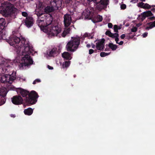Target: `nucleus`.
<instances>
[{"mask_svg":"<svg viewBox=\"0 0 155 155\" xmlns=\"http://www.w3.org/2000/svg\"><path fill=\"white\" fill-rule=\"evenodd\" d=\"M7 41L11 45L15 47L18 53L20 52L21 49H23L22 54L24 56L22 58L21 62L19 64L20 67H28L33 64V61L30 55L33 54L34 50L28 41L25 38H21V39L13 35H11Z\"/></svg>","mask_w":155,"mask_h":155,"instance_id":"nucleus-1","label":"nucleus"},{"mask_svg":"<svg viewBox=\"0 0 155 155\" xmlns=\"http://www.w3.org/2000/svg\"><path fill=\"white\" fill-rule=\"evenodd\" d=\"M10 89V90L16 91L17 93L21 94L22 97H25V101L28 106L35 104L37 101L39 96L35 91H31L29 92L21 88H15L14 87H11Z\"/></svg>","mask_w":155,"mask_h":155,"instance_id":"nucleus-2","label":"nucleus"},{"mask_svg":"<svg viewBox=\"0 0 155 155\" xmlns=\"http://www.w3.org/2000/svg\"><path fill=\"white\" fill-rule=\"evenodd\" d=\"M72 40L67 43L66 48L67 51L71 52L76 51L80 44V38L79 37H72Z\"/></svg>","mask_w":155,"mask_h":155,"instance_id":"nucleus-3","label":"nucleus"},{"mask_svg":"<svg viewBox=\"0 0 155 155\" xmlns=\"http://www.w3.org/2000/svg\"><path fill=\"white\" fill-rule=\"evenodd\" d=\"M91 1L94 2V6L99 11L107 8L108 5V0H91Z\"/></svg>","mask_w":155,"mask_h":155,"instance_id":"nucleus-4","label":"nucleus"},{"mask_svg":"<svg viewBox=\"0 0 155 155\" xmlns=\"http://www.w3.org/2000/svg\"><path fill=\"white\" fill-rule=\"evenodd\" d=\"M2 11L6 15H13L17 11V9L12 4H8L3 8Z\"/></svg>","mask_w":155,"mask_h":155,"instance_id":"nucleus-5","label":"nucleus"},{"mask_svg":"<svg viewBox=\"0 0 155 155\" xmlns=\"http://www.w3.org/2000/svg\"><path fill=\"white\" fill-rule=\"evenodd\" d=\"M48 31L49 34L52 36H57L61 31V28L58 25H51L50 27H48Z\"/></svg>","mask_w":155,"mask_h":155,"instance_id":"nucleus-6","label":"nucleus"},{"mask_svg":"<svg viewBox=\"0 0 155 155\" xmlns=\"http://www.w3.org/2000/svg\"><path fill=\"white\" fill-rule=\"evenodd\" d=\"M7 92L6 91L5 88L1 89L0 91V106L4 104L6 101V99L5 98Z\"/></svg>","mask_w":155,"mask_h":155,"instance_id":"nucleus-7","label":"nucleus"},{"mask_svg":"<svg viewBox=\"0 0 155 155\" xmlns=\"http://www.w3.org/2000/svg\"><path fill=\"white\" fill-rule=\"evenodd\" d=\"M11 99L12 103L15 105H19L23 103V99L20 96H14Z\"/></svg>","mask_w":155,"mask_h":155,"instance_id":"nucleus-8","label":"nucleus"},{"mask_svg":"<svg viewBox=\"0 0 155 155\" xmlns=\"http://www.w3.org/2000/svg\"><path fill=\"white\" fill-rule=\"evenodd\" d=\"M64 26L65 28H68L70 25L72 20L71 15L68 14L64 15Z\"/></svg>","mask_w":155,"mask_h":155,"instance_id":"nucleus-9","label":"nucleus"},{"mask_svg":"<svg viewBox=\"0 0 155 155\" xmlns=\"http://www.w3.org/2000/svg\"><path fill=\"white\" fill-rule=\"evenodd\" d=\"M61 48L59 46L51 49L49 51L48 55L50 57H54L59 54L61 52Z\"/></svg>","mask_w":155,"mask_h":155,"instance_id":"nucleus-10","label":"nucleus"},{"mask_svg":"<svg viewBox=\"0 0 155 155\" xmlns=\"http://www.w3.org/2000/svg\"><path fill=\"white\" fill-rule=\"evenodd\" d=\"M2 69L3 71H4L5 73L6 74L14 76H15L16 73L15 71H13V68L9 65H7L5 68Z\"/></svg>","mask_w":155,"mask_h":155,"instance_id":"nucleus-11","label":"nucleus"},{"mask_svg":"<svg viewBox=\"0 0 155 155\" xmlns=\"http://www.w3.org/2000/svg\"><path fill=\"white\" fill-rule=\"evenodd\" d=\"M105 39L103 38L96 43V48L97 49L102 51H104L105 48Z\"/></svg>","mask_w":155,"mask_h":155,"instance_id":"nucleus-12","label":"nucleus"},{"mask_svg":"<svg viewBox=\"0 0 155 155\" xmlns=\"http://www.w3.org/2000/svg\"><path fill=\"white\" fill-rule=\"evenodd\" d=\"M62 5V0H51V6H52L56 9H58Z\"/></svg>","mask_w":155,"mask_h":155,"instance_id":"nucleus-13","label":"nucleus"},{"mask_svg":"<svg viewBox=\"0 0 155 155\" xmlns=\"http://www.w3.org/2000/svg\"><path fill=\"white\" fill-rule=\"evenodd\" d=\"M24 22L25 25L28 28L31 27L33 24L32 18L30 16H28L25 20Z\"/></svg>","mask_w":155,"mask_h":155,"instance_id":"nucleus-14","label":"nucleus"},{"mask_svg":"<svg viewBox=\"0 0 155 155\" xmlns=\"http://www.w3.org/2000/svg\"><path fill=\"white\" fill-rule=\"evenodd\" d=\"M5 75L6 78V83H8L11 84L16 78L15 76L14 75H11L7 74H6Z\"/></svg>","mask_w":155,"mask_h":155,"instance_id":"nucleus-15","label":"nucleus"},{"mask_svg":"<svg viewBox=\"0 0 155 155\" xmlns=\"http://www.w3.org/2000/svg\"><path fill=\"white\" fill-rule=\"evenodd\" d=\"M153 15V14L150 11H147L143 12L141 14V19L143 21L145 19L146 17L151 16Z\"/></svg>","mask_w":155,"mask_h":155,"instance_id":"nucleus-16","label":"nucleus"},{"mask_svg":"<svg viewBox=\"0 0 155 155\" xmlns=\"http://www.w3.org/2000/svg\"><path fill=\"white\" fill-rule=\"evenodd\" d=\"M6 22L5 19L3 18H0V32L2 31L5 28Z\"/></svg>","mask_w":155,"mask_h":155,"instance_id":"nucleus-17","label":"nucleus"},{"mask_svg":"<svg viewBox=\"0 0 155 155\" xmlns=\"http://www.w3.org/2000/svg\"><path fill=\"white\" fill-rule=\"evenodd\" d=\"M44 12L47 14L49 13L54 12V10H56L52 6H48L44 8Z\"/></svg>","mask_w":155,"mask_h":155,"instance_id":"nucleus-18","label":"nucleus"},{"mask_svg":"<svg viewBox=\"0 0 155 155\" xmlns=\"http://www.w3.org/2000/svg\"><path fill=\"white\" fill-rule=\"evenodd\" d=\"M71 54L68 52H64L62 54V57L66 60H70L72 57L71 56Z\"/></svg>","mask_w":155,"mask_h":155,"instance_id":"nucleus-19","label":"nucleus"},{"mask_svg":"<svg viewBox=\"0 0 155 155\" xmlns=\"http://www.w3.org/2000/svg\"><path fill=\"white\" fill-rule=\"evenodd\" d=\"M102 20V17L99 15H97L96 16L92 19L93 22L94 23L101 21Z\"/></svg>","mask_w":155,"mask_h":155,"instance_id":"nucleus-20","label":"nucleus"},{"mask_svg":"<svg viewBox=\"0 0 155 155\" xmlns=\"http://www.w3.org/2000/svg\"><path fill=\"white\" fill-rule=\"evenodd\" d=\"M53 18L51 16H49L47 17L46 20V26L48 27H50L51 25H53L51 24V23L52 22Z\"/></svg>","mask_w":155,"mask_h":155,"instance_id":"nucleus-21","label":"nucleus"},{"mask_svg":"<svg viewBox=\"0 0 155 155\" xmlns=\"http://www.w3.org/2000/svg\"><path fill=\"white\" fill-rule=\"evenodd\" d=\"M33 110L31 108L29 107L24 110V112L25 115H31L33 113Z\"/></svg>","mask_w":155,"mask_h":155,"instance_id":"nucleus-22","label":"nucleus"},{"mask_svg":"<svg viewBox=\"0 0 155 155\" xmlns=\"http://www.w3.org/2000/svg\"><path fill=\"white\" fill-rule=\"evenodd\" d=\"M91 11L89 10H85L83 12L82 15H84L85 18L89 19L90 18Z\"/></svg>","mask_w":155,"mask_h":155,"instance_id":"nucleus-23","label":"nucleus"},{"mask_svg":"<svg viewBox=\"0 0 155 155\" xmlns=\"http://www.w3.org/2000/svg\"><path fill=\"white\" fill-rule=\"evenodd\" d=\"M147 25L149 26H147L146 28V29L149 30L150 29H152L155 27V21L152 22H148L147 23Z\"/></svg>","mask_w":155,"mask_h":155,"instance_id":"nucleus-24","label":"nucleus"},{"mask_svg":"<svg viewBox=\"0 0 155 155\" xmlns=\"http://www.w3.org/2000/svg\"><path fill=\"white\" fill-rule=\"evenodd\" d=\"M65 28L63 32L61 34V35L63 37H64L66 35L69 33L71 30L70 28Z\"/></svg>","mask_w":155,"mask_h":155,"instance_id":"nucleus-25","label":"nucleus"},{"mask_svg":"<svg viewBox=\"0 0 155 155\" xmlns=\"http://www.w3.org/2000/svg\"><path fill=\"white\" fill-rule=\"evenodd\" d=\"M109 47L110 48L112 51H115L117 48V46L116 45H114L112 43H110L108 44Z\"/></svg>","mask_w":155,"mask_h":155,"instance_id":"nucleus-26","label":"nucleus"},{"mask_svg":"<svg viewBox=\"0 0 155 155\" xmlns=\"http://www.w3.org/2000/svg\"><path fill=\"white\" fill-rule=\"evenodd\" d=\"M70 64V61H66L64 63H63L62 65V67L63 68H68Z\"/></svg>","mask_w":155,"mask_h":155,"instance_id":"nucleus-27","label":"nucleus"},{"mask_svg":"<svg viewBox=\"0 0 155 155\" xmlns=\"http://www.w3.org/2000/svg\"><path fill=\"white\" fill-rule=\"evenodd\" d=\"M44 22L43 20H38V26L41 28V29H42V28H44V25H42L43 23Z\"/></svg>","mask_w":155,"mask_h":155,"instance_id":"nucleus-28","label":"nucleus"},{"mask_svg":"<svg viewBox=\"0 0 155 155\" xmlns=\"http://www.w3.org/2000/svg\"><path fill=\"white\" fill-rule=\"evenodd\" d=\"M110 53H107L105 52H101L100 54V56L102 57H104L109 55Z\"/></svg>","mask_w":155,"mask_h":155,"instance_id":"nucleus-29","label":"nucleus"},{"mask_svg":"<svg viewBox=\"0 0 155 155\" xmlns=\"http://www.w3.org/2000/svg\"><path fill=\"white\" fill-rule=\"evenodd\" d=\"M6 78L5 75L2 76L1 79V82L3 83H6Z\"/></svg>","mask_w":155,"mask_h":155,"instance_id":"nucleus-30","label":"nucleus"},{"mask_svg":"<svg viewBox=\"0 0 155 155\" xmlns=\"http://www.w3.org/2000/svg\"><path fill=\"white\" fill-rule=\"evenodd\" d=\"M105 34L106 35L110 37H112L113 36V33H112L111 31L109 30H107L105 32Z\"/></svg>","mask_w":155,"mask_h":155,"instance_id":"nucleus-31","label":"nucleus"},{"mask_svg":"<svg viewBox=\"0 0 155 155\" xmlns=\"http://www.w3.org/2000/svg\"><path fill=\"white\" fill-rule=\"evenodd\" d=\"M118 26L117 25H114V32L117 33L118 32Z\"/></svg>","mask_w":155,"mask_h":155,"instance_id":"nucleus-32","label":"nucleus"},{"mask_svg":"<svg viewBox=\"0 0 155 155\" xmlns=\"http://www.w3.org/2000/svg\"><path fill=\"white\" fill-rule=\"evenodd\" d=\"M126 5L124 4H123L120 5V7L121 10H124L126 8Z\"/></svg>","mask_w":155,"mask_h":155,"instance_id":"nucleus-33","label":"nucleus"},{"mask_svg":"<svg viewBox=\"0 0 155 155\" xmlns=\"http://www.w3.org/2000/svg\"><path fill=\"white\" fill-rule=\"evenodd\" d=\"M137 30V28L136 27H133V28L131 29V31L133 32H136Z\"/></svg>","mask_w":155,"mask_h":155,"instance_id":"nucleus-34","label":"nucleus"},{"mask_svg":"<svg viewBox=\"0 0 155 155\" xmlns=\"http://www.w3.org/2000/svg\"><path fill=\"white\" fill-rule=\"evenodd\" d=\"M113 35L112 37H111L112 38H114L116 37H118L119 36V34L117 33L114 34L113 33Z\"/></svg>","mask_w":155,"mask_h":155,"instance_id":"nucleus-35","label":"nucleus"},{"mask_svg":"<svg viewBox=\"0 0 155 155\" xmlns=\"http://www.w3.org/2000/svg\"><path fill=\"white\" fill-rule=\"evenodd\" d=\"M72 0H66L65 2L67 4L70 5H71Z\"/></svg>","mask_w":155,"mask_h":155,"instance_id":"nucleus-36","label":"nucleus"},{"mask_svg":"<svg viewBox=\"0 0 155 155\" xmlns=\"http://www.w3.org/2000/svg\"><path fill=\"white\" fill-rule=\"evenodd\" d=\"M40 80L39 79H36L33 81V84H35L36 82L38 83L40 82Z\"/></svg>","mask_w":155,"mask_h":155,"instance_id":"nucleus-37","label":"nucleus"},{"mask_svg":"<svg viewBox=\"0 0 155 155\" xmlns=\"http://www.w3.org/2000/svg\"><path fill=\"white\" fill-rule=\"evenodd\" d=\"M148 21L154 20H155V17L154 16L150 17L148 18Z\"/></svg>","mask_w":155,"mask_h":155,"instance_id":"nucleus-38","label":"nucleus"},{"mask_svg":"<svg viewBox=\"0 0 155 155\" xmlns=\"http://www.w3.org/2000/svg\"><path fill=\"white\" fill-rule=\"evenodd\" d=\"M22 15L24 17H26V18L27 17L28 15V14L27 12H22Z\"/></svg>","mask_w":155,"mask_h":155,"instance_id":"nucleus-39","label":"nucleus"},{"mask_svg":"<svg viewBox=\"0 0 155 155\" xmlns=\"http://www.w3.org/2000/svg\"><path fill=\"white\" fill-rule=\"evenodd\" d=\"M94 50L92 49H90L89 51V54H91L94 52Z\"/></svg>","mask_w":155,"mask_h":155,"instance_id":"nucleus-40","label":"nucleus"},{"mask_svg":"<svg viewBox=\"0 0 155 155\" xmlns=\"http://www.w3.org/2000/svg\"><path fill=\"white\" fill-rule=\"evenodd\" d=\"M90 35L89 34H88L87 33H85L83 36L84 38H85L86 37H88L89 36V35Z\"/></svg>","mask_w":155,"mask_h":155,"instance_id":"nucleus-41","label":"nucleus"},{"mask_svg":"<svg viewBox=\"0 0 155 155\" xmlns=\"http://www.w3.org/2000/svg\"><path fill=\"white\" fill-rule=\"evenodd\" d=\"M147 32H145L143 34L142 36L143 38H145L147 36Z\"/></svg>","mask_w":155,"mask_h":155,"instance_id":"nucleus-42","label":"nucleus"},{"mask_svg":"<svg viewBox=\"0 0 155 155\" xmlns=\"http://www.w3.org/2000/svg\"><path fill=\"white\" fill-rule=\"evenodd\" d=\"M132 34V33H130L129 34L130 35L129 36V38H133L134 36V35H130Z\"/></svg>","mask_w":155,"mask_h":155,"instance_id":"nucleus-43","label":"nucleus"},{"mask_svg":"<svg viewBox=\"0 0 155 155\" xmlns=\"http://www.w3.org/2000/svg\"><path fill=\"white\" fill-rule=\"evenodd\" d=\"M108 26L109 28H111L113 27V25L111 23H109L108 24Z\"/></svg>","mask_w":155,"mask_h":155,"instance_id":"nucleus-44","label":"nucleus"},{"mask_svg":"<svg viewBox=\"0 0 155 155\" xmlns=\"http://www.w3.org/2000/svg\"><path fill=\"white\" fill-rule=\"evenodd\" d=\"M115 38V41L116 42V43L117 44L118 43V41L119 40L118 37H116L115 38Z\"/></svg>","mask_w":155,"mask_h":155,"instance_id":"nucleus-45","label":"nucleus"},{"mask_svg":"<svg viewBox=\"0 0 155 155\" xmlns=\"http://www.w3.org/2000/svg\"><path fill=\"white\" fill-rule=\"evenodd\" d=\"M125 37V35L124 34H123L120 36V38L122 39H124Z\"/></svg>","mask_w":155,"mask_h":155,"instance_id":"nucleus-46","label":"nucleus"},{"mask_svg":"<svg viewBox=\"0 0 155 155\" xmlns=\"http://www.w3.org/2000/svg\"><path fill=\"white\" fill-rule=\"evenodd\" d=\"M48 68L49 69H50V70H52L53 69V68L52 67L50 66H49V65H48Z\"/></svg>","mask_w":155,"mask_h":155,"instance_id":"nucleus-47","label":"nucleus"},{"mask_svg":"<svg viewBox=\"0 0 155 155\" xmlns=\"http://www.w3.org/2000/svg\"><path fill=\"white\" fill-rule=\"evenodd\" d=\"M124 43V42L122 41H120V42L118 43H117V44H118L120 45H122Z\"/></svg>","mask_w":155,"mask_h":155,"instance_id":"nucleus-48","label":"nucleus"},{"mask_svg":"<svg viewBox=\"0 0 155 155\" xmlns=\"http://www.w3.org/2000/svg\"><path fill=\"white\" fill-rule=\"evenodd\" d=\"M43 14L42 13H40L39 12L37 14V16L38 17H40Z\"/></svg>","mask_w":155,"mask_h":155,"instance_id":"nucleus-49","label":"nucleus"},{"mask_svg":"<svg viewBox=\"0 0 155 155\" xmlns=\"http://www.w3.org/2000/svg\"><path fill=\"white\" fill-rule=\"evenodd\" d=\"M91 45L92 46V47L93 48H95V45L93 44V43H92L91 44Z\"/></svg>","mask_w":155,"mask_h":155,"instance_id":"nucleus-50","label":"nucleus"},{"mask_svg":"<svg viewBox=\"0 0 155 155\" xmlns=\"http://www.w3.org/2000/svg\"><path fill=\"white\" fill-rule=\"evenodd\" d=\"M131 2L134 3H135L137 2L138 0H131Z\"/></svg>","mask_w":155,"mask_h":155,"instance_id":"nucleus-51","label":"nucleus"},{"mask_svg":"<svg viewBox=\"0 0 155 155\" xmlns=\"http://www.w3.org/2000/svg\"><path fill=\"white\" fill-rule=\"evenodd\" d=\"M86 46L88 48H89L91 47V45L89 44H87L86 45Z\"/></svg>","mask_w":155,"mask_h":155,"instance_id":"nucleus-52","label":"nucleus"},{"mask_svg":"<svg viewBox=\"0 0 155 155\" xmlns=\"http://www.w3.org/2000/svg\"><path fill=\"white\" fill-rule=\"evenodd\" d=\"M108 49H108V48H106L105 49V50H104V51H108Z\"/></svg>","mask_w":155,"mask_h":155,"instance_id":"nucleus-53","label":"nucleus"},{"mask_svg":"<svg viewBox=\"0 0 155 155\" xmlns=\"http://www.w3.org/2000/svg\"><path fill=\"white\" fill-rule=\"evenodd\" d=\"M121 28L120 27V26H118V30H120V29H121Z\"/></svg>","mask_w":155,"mask_h":155,"instance_id":"nucleus-54","label":"nucleus"},{"mask_svg":"<svg viewBox=\"0 0 155 155\" xmlns=\"http://www.w3.org/2000/svg\"><path fill=\"white\" fill-rule=\"evenodd\" d=\"M140 0L142 2H144L145 1V0Z\"/></svg>","mask_w":155,"mask_h":155,"instance_id":"nucleus-55","label":"nucleus"},{"mask_svg":"<svg viewBox=\"0 0 155 155\" xmlns=\"http://www.w3.org/2000/svg\"><path fill=\"white\" fill-rule=\"evenodd\" d=\"M94 51H95V52H96L97 50H95Z\"/></svg>","mask_w":155,"mask_h":155,"instance_id":"nucleus-56","label":"nucleus"},{"mask_svg":"<svg viewBox=\"0 0 155 155\" xmlns=\"http://www.w3.org/2000/svg\"><path fill=\"white\" fill-rule=\"evenodd\" d=\"M94 51H95V52H96L97 50H95Z\"/></svg>","mask_w":155,"mask_h":155,"instance_id":"nucleus-57","label":"nucleus"}]
</instances>
